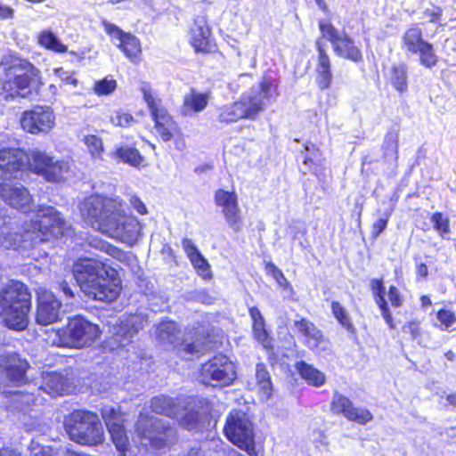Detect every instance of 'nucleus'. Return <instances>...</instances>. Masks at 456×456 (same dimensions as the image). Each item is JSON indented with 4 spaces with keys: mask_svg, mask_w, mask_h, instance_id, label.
<instances>
[{
    "mask_svg": "<svg viewBox=\"0 0 456 456\" xmlns=\"http://www.w3.org/2000/svg\"><path fill=\"white\" fill-rule=\"evenodd\" d=\"M124 206L121 200L94 195L82 203L80 212L94 230L133 246L140 237L141 224L135 217L126 215Z\"/></svg>",
    "mask_w": 456,
    "mask_h": 456,
    "instance_id": "obj_1",
    "label": "nucleus"
},
{
    "mask_svg": "<svg viewBox=\"0 0 456 456\" xmlns=\"http://www.w3.org/2000/svg\"><path fill=\"white\" fill-rule=\"evenodd\" d=\"M82 291L94 300L114 301L120 293V280L115 269L94 258H80L72 268Z\"/></svg>",
    "mask_w": 456,
    "mask_h": 456,
    "instance_id": "obj_2",
    "label": "nucleus"
},
{
    "mask_svg": "<svg viewBox=\"0 0 456 456\" xmlns=\"http://www.w3.org/2000/svg\"><path fill=\"white\" fill-rule=\"evenodd\" d=\"M42 85L40 71L17 54H6L0 61V95L5 100L29 98Z\"/></svg>",
    "mask_w": 456,
    "mask_h": 456,
    "instance_id": "obj_3",
    "label": "nucleus"
},
{
    "mask_svg": "<svg viewBox=\"0 0 456 456\" xmlns=\"http://www.w3.org/2000/svg\"><path fill=\"white\" fill-rule=\"evenodd\" d=\"M27 153L20 149L0 150V197L13 208L27 211L30 208L28 191L20 183L27 167Z\"/></svg>",
    "mask_w": 456,
    "mask_h": 456,
    "instance_id": "obj_4",
    "label": "nucleus"
},
{
    "mask_svg": "<svg viewBox=\"0 0 456 456\" xmlns=\"http://www.w3.org/2000/svg\"><path fill=\"white\" fill-rule=\"evenodd\" d=\"M273 85L263 80L244 93L240 100L219 108L218 120L229 124L240 119H255L271 103Z\"/></svg>",
    "mask_w": 456,
    "mask_h": 456,
    "instance_id": "obj_5",
    "label": "nucleus"
},
{
    "mask_svg": "<svg viewBox=\"0 0 456 456\" xmlns=\"http://www.w3.org/2000/svg\"><path fill=\"white\" fill-rule=\"evenodd\" d=\"M31 294L20 281H11L0 291V315L5 326L23 330L28 324Z\"/></svg>",
    "mask_w": 456,
    "mask_h": 456,
    "instance_id": "obj_6",
    "label": "nucleus"
},
{
    "mask_svg": "<svg viewBox=\"0 0 456 456\" xmlns=\"http://www.w3.org/2000/svg\"><path fill=\"white\" fill-rule=\"evenodd\" d=\"M69 438L82 445L94 446L104 442L103 427L97 414L88 411H74L65 420Z\"/></svg>",
    "mask_w": 456,
    "mask_h": 456,
    "instance_id": "obj_7",
    "label": "nucleus"
},
{
    "mask_svg": "<svg viewBox=\"0 0 456 456\" xmlns=\"http://www.w3.org/2000/svg\"><path fill=\"white\" fill-rule=\"evenodd\" d=\"M135 431L142 446L161 449L176 439V430L169 421L152 416L139 415Z\"/></svg>",
    "mask_w": 456,
    "mask_h": 456,
    "instance_id": "obj_8",
    "label": "nucleus"
},
{
    "mask_svg": "<svg viewBox=\"0 0 456 456\" xmlns=\"http://www.w3.org/2000/svg\"><path fill=\"white\" fill-rule=\"evenodd\" d=\"M60 346L63 347L83 348L95 342L100 336L98 325L77 315L69 318L67 326L59 331Z\"/></svg>",
    "mask_w": 456,
    "mask_h": 456,
    "instance_id": "obj_9",
    "label": "nucleus"
},
{
    "mask_svg": "<svg viewBox=\"0 0 456 456\" xmlns=\"http://www.w3.org/2000/svg\"><path fill=\"white\" fill-rule=\"evenodd\" d=\"M224 432L229 441L246 451L249 456H257L253 425L244 411H232L227 416Z\"/></svg>",
    "mask_w": 456,
    "mask_h": 456,
    "instance_id": "obj_10",
    "label": "nucleus"
},
{
    "mask_svg": "<svg viewBox=\"0 0 456 456\" xmlns=\"http://www.w3.org/2000/svg\"><path fill=\"white\" fill-rule=\"evenodd\" d=\"M198 379L206 386H229L236 379L235 366L226 355L218 354L201 364Z\"/></svg>",
    "mask_w": 456,
    "mask_h": 456,
    "instance_id": "obj_11",
    "label": "nucleus"
},
{
    "mask_svg": "<svg viewBox=\"0 0 456 456\" xmlns=\"http://www.w3.org/2000/svg\"><path fill=\"white\" fill-rule=\"evenodd\" d=\"M27 158L29 169L49 183H61L68 178L70 172L69 162L54 159L40 151H31Z\"/></svg>",
    "mask_w": 456,
    "mask_h": 456,
    "instance_id": "obj_12",
    "label": "nucleus"
},
{
    "mask_svg": "<svg viewBox=\"0 0 456 456\" xmlns=\"http://www.w3.org/2000/svg\"><path fill=\"white\" fill-rule=\"evenodd\" d=\"M27 158L29 169L49 183H61L68 178L70 172L69 162L54 159L40 151H31Z\"/></svg>",
    "mask_w": 456,
    "mask_h": 456,
    "instance_id": "obj_13",
    "label": "nucleus"
},
{
    "mask_svg": "<svg viewBox=\"0 0 456 456\" xmlns=\"http://www.w3.org/2000/svg\"><path fill=\"white\" fill-rule=\"evenodd\" d=\"M56 117L53 110L46 105H36L22 112L20 123L21 128L31 134H46L55 126Z\"/></svg>",
    "mask_w": 456,
    "mask_h": 456,
    "instance_id": "obj_14",
    "label": "nucleus"
},
{
    "mask_svg": "<svg viewBox=\"0 0 456 456\" xmlns=\"http://www.w3.org/2000/svg\"><path fill=\"white\" fill-rule=\"evenodd\" d=\"M148 324L146 314L137 313L120 321L113 328L110 344L113 348L130 344L133 338Z\"/></svg>",
    "mask_w": 456,
    "mask_h": 456,
    "instance_id": "obj_15",
    "label": "nucleus"
},
{
    "mask_svg": "<svg viewBox=\"0 0 456 456\" xmlns=\"http://www.w3.org/2000/svg\"><path fill=\"white\" fill-rule=\"evenodd\" d=\"M143 98L151 110L158 134L164 142H169L177 126L167 110L156 101L150 90L142 89Z\"/></svg>",
    "mask_w": 456,
    "mask_h": 456,
    "instance_id": "obj_16",
    "label": "nucleus"
},
{
    "mask_svg": "<svg viewBox=\"0 0 456 456\" xmlns=\"http://www.w3.org/2000/svg\"><path fill=\"white\" fill-rule=\"evenodd\" d=\"M214 200L216 205L222 208L228 226L235 232H240L242 228V220L236 193L219 189L216 191Z\"/></svg>",
    "mask_w": 456,
    "mask_h": 456,
    "instance_id": "obj_17",
    "label": "nucleus"
},
{
    "mask_svg": "<svg viewBox=\"0 0 456 456\" xmlns=\"http://www.w3.org/2000/svg\"><path fill=\"white\" fill-rule=\"evenodd\" d=\"M61 303L51 291L42 290L37 297L36 322L47 326L61 319Z\"/></svg>",
    "mask_w": 456,
    "mask_h": 456,
    "instance_id": "obj_18",
    "label": "nucleus"
},
{
    "mask_svg": "<svg viewBox=\"0 0 456 456\" xmlns=\"http://www.w3.org/2000/svg\"><path fill=\"white\" fill-rule=\"evenodd\" d=\"M102 24L108 35H110L114 44L124 53V54L132 61H136L139 54L141 53L140 41L135 36L130 33H126L121 30L118 26L103 20Z\"/></svg>",
    "mask_w": 456,
    "mask_h": 456,
    "instance_id": "obj_19",
    "label": "nucleus"
},
{
    "mask_svg": "<svg viewBox=\"0 0 456 456\" xmlns=\"http://www.w3.org/2000/svg\"><path fill=\"white\" fill-rule=\"evenodd\" d=\"M331 411L336 414H342L348 420L364 425L372 419V414L366 409L357 408L345 395L335 393L330 405Z\"/></svg>",
    "mask_w": 456,
    "mask_h": 456,
    "instance_id": "obj_20",
    "label": "nucleus"
},
{
    "mask_svg": "<svg viewBox=\"0 0 456 456\" xmlns=\"http://www.w3.org/2000/svg\"><path fill=\"white\" fill-rule=\"evenodd\" d=\"M191 44L197 52H209L210 29L205 17H198L191 29Z\"/></svg>",
    "mask_w": 456,
    "mask_h": 456,
    "instance_id": "obj_21",
    "label": "nucleus"
},
{
    "mask_svg": "<svg viewBox=\"0 0 456 456\" xmlns=\"http://www.w3.org/2000/svg\"><path fill=\"white\" fill-rule=\"evenodd\" d=\"M38 389L51 396H57L66 392L68 386L66 379L60 373L43 372L42 382Z\"/></svg>",
    "mask_w": 456,
    "mask_h": 456,
    "instance_id": "obj_22",
    "label": "nucleus"
},
{
    "mask_svg": "<svg viewBox=\"0 0 456 456\" xmlns=\"http://www.w3.org/2000/svg\"><path fill=\"white\" fill-rule=\"evenodd\" d=\"M151 408L152 411L158 414L175 418L180 412L181 405L178 399L159 395L151 400Z\"/></svg>",
    "mask_w": 456,
    "mask_h": 456,
    "instance_id": "obj_23",
    "label": "nucleus"
},
{
    "mask_svg": "<svg viewBox=\"0 0 456 456\" xmlns=\"http://www.w3.org/2000/svg\"><path fill=\"white\" fill-rule=\"evenodd\" d=\"M28 369V363L17 354L7 356L4 365V370L9 380L20 383L26 379V371Z\"/></svg>",
    "mask_w": 456,
    "mask_h": 456,
    "instance_id": "obj_24",
    "label": "nucleus"
},
{
    "mask_svg": "<svg viewBox=\"0 0 456 456\" xmlns=\"http://www.w3.org/2000/svg\"><path fill=\"white\" fill-rule=\"evenodd\" d=\"M427 44L422 29L417 26L409 28L402 37V48L407 55H415Z\"/></svg>",
    "mask_w": 456,
    "mask_h": 456,
    "instance_id": "obj_25",
    "label": "nucleus"
},
{
    "mask_svg": "<svg viewBox=\"0 0 456 456\" xmlns=\"http://www.w3.org/2000/svg\"><path fill=\"white\" fill-rule=\"evenodd\" d=\"M334 52L337 55L350 60L354 62H359L362 60L361 50L354 45V40L345 32H342V37L335 45Z\"/></svg>",
    "mask_w": 456,
    "mask_h": 456,
    "instance_id": "obj_26",
    "label": "nucleus"
},
{
    "mask_svg": "<svg viewBox=\"0 0 456 456\" xmlns=\"http://www.w3.org/2000/svg\"><path fill=\"white\" fill-rule=\"evenodd\" d=\"M296 370L309 386L320 387L326 382V376L323 372L303 361L296 363Z\"/></svg>",
    "mask_w": 456,
    "mask_h": 456,
    "instance_id": "obj_27",
    "label": "nucleus"
},
{
    "mask_svg": "<svg viewBox=\"0 0 456 456\" xmlns=\"http://www.w3.org/2000/svg\"><path fill=\"white\" fill-rule=\"evenodd\" d=\"M208 94L204 93L196 92L194 89L183 97V104L182 112L183 115L188 116L191 112H200L208 105Z\"/></svg>",
    "mask_w": 456,
    "mask_h": 456,
    "instance_id": "obj_28",
    "label": "nucleus"
},
{
    "mask_svg": "<svg viewBox=\"0 0 456 456\" xmlns=\"http://www.w3.org/2000/svg\"><path fill=\"white\" fill-rule=\"evenodd\" d=\"M297 330L305 338L309 347H315L323 340L322 333L316 326L306 319L296 321L294 323Z\"/></svg>",
    "mask_w": 456,
    "mask_h": 456,
    "instance_id": "obj_29",
    "label": "nucleus"
},
{
    "mask_svg": "<svg viewBox=\"0 0 456 456\" xmlns=\"http://www.w3.org/2000/svg\"><path fill=\"white\" fill-rule=\"evenodd\" d=\"M156 336L163 345H175L179 340V330L174 322H163L158 325Z\"/></svg>",
    "mask_w": 456,
    "mask_h": 456,
    "instance_id": "obj_30",
    "label": "nucleus"
},
{
    "mask_svg": "<svg viewBox=\"0 0 456 456\" xmlns=\"http://www.w3.org/2000/svg\"><path fill=\"white\" fill-rule=\"evenodd\" d=\"M111 158L117 162L128 164L132 167H138L142 161V157L138 150L129 146H120L117 148L112 152Z\"/></svg>",
    "mask_w": 456,
    "mask_h": 456,
    "instance_id": "obj_31",
    "label": "nucleus"
},
{
    "mask_svg": "<svg viewBox=\"0 0 456 456\" xmlns=\"http://www.w3.org/2000/svg\"><path fill=\"white\" fill-rule=\"evenodd\" d=\"M35 399L32 393L14 391L10 393L5 404L11 411H24L34 403Z\"/></svg>",
    "mask_w": 456,
    "mask_h": 456,
    "instance_id": "obj_32",
    "label": "nucleus"
},
{
    "mask_svg": "<svg viewBox=\"0 0 456 456\" xmlns=\"http://www.w3.org/2000/svg\"><path fill=\"white\" fill-rule=\"evenodd\" d=\"M330 308L333 316L339 322V324L343 328H345L348 332L354 334L356 329L352 322L351 317L347 310L344 306H342L340 303L337 301H333L331 303Z\"/></svg>",
    "mask_w": 456,
    "mask_h": 456,
    "instance_id": "obj_33",
    "label": "nucleus"
},
{
    "mask_svg": "<svg viewBox=\"0 0 456 456\" xmlns=\"http://www.w3.org/2000/svg\"><path fill=\"white\" fill-rule=\"evenodd\" d=\"M407 66L403 63H399L392 68L391 70V84L397 91L403 93L408 88V75Z\"/></svg>",
    "mask_w": 456,
    "mask_h": 456,
    "instance_id": "obj_34",
    "label": "nucleus"
},
{
    "mask_svg": "<svg viewBox=\"0 0 456 456\" xmlns=\"http://www.w3.org/2000/svg\"><path fill=\"white\" fill-rule=\"evenodd\" d=\"M398 131H388L386 134L382 144V150L384 151V157L386 159H393L395 160L398 159Z\"/></svg>",
    "mask_w": 456,
    "mask_h": 456,
    "instance_id": "obj_35",
    "label": "nucleus"
},
{
    "mask_svg": "<svg viewBox=\"0 0 456 456\" xmlns=\"http://www.w3.org/2000/svg\"><path fill=\"white\" fill-rule=\"evenodd\" d=\"M256 380L259 389L268 398L272 392V382L270 374L264 363H257L256 366Z\"/></svg>",
    "mask_w": 456,
    "mask_h": 456,
    "instance_id": "obj_36",
    "label": "nucleus"
},
{
    "mask_svg": "<svg viewBox=\"0 0 456 456\" xmlns=\"http://www.w3.org/2000/svg\"><path fill=\"white\" fill-rule=\"evenodd\" d=\"M38 42L42 46L55 52H67V46L64 45L51 30L42 31L38 37Z\"/></svg>",
    "mask_w": 456,
    "mask_h": 456,
    "instance_id": "obj_37",
    "label": "nucleus"
},
{
    "mask_svg": "<svg viewBox=\"0 0 456 456\" xmlns=\"http://www.w3.org/2000/svg\"><path fill=\"white\" fill-rule=\"evenodd\" d=\"M109 433L111 436L112 442L114 443L116 448L120 452L125 453V452L128 448V437L126 436V432L125 430L124 426H113L110 424V429H108Z\"/></svg>",
    "mask_w": 456,
    "mask_h": 456,
    "instance_id": "obj_38",
    "label": "nucleus"
},
{
    "mask_svg": "<svg viewBox=\"0 0 456 456\" xmlns=\"http://www.w3.org/2000/svg\"><path fill=\"white\" fill-rule=\"evenodd\" d=\"M179 425L181 428L189 431H199L203 428L204 424L201 419V415L198 411H187L180 419Z\"/></svg>",
    "mask_w": 456,
    "mask_h": 456,
    "instance_id": "obj_39",
    "label": "nucleus"
},
{
    "mask_svg": "<svg viewBox=\"0 0 456 456\" xmlns=\"http://www.w3.org/2000/svg\"><path fill=\"white\" fill-rule=\"evenodd\" d=\"M416 55H419V63L428 69L436 66L438 61L434 46L428 42L418 51Z\"/></svg>",
    "mask_w": 456,
    "mask_h": 456,
    "instance_id": "obj_40",
    "label": "nucleus"
},
{
    "mask_svg": "<svg viewBox=\"0 0 456 456\" xmlns=\"http://www.w3.org/2000/svg\"><path fill=\"white\" fill-rule=\"evenodd\" d=\"M90 245L119 261H122L126 257V254L123 250L100 239H92Z\"/></svg>",
    "mask_w": 456,
    "mask_h": 456,
    "instance_id": "obj_41",
    "label": "nucleus"
},
{
    "mask_svg": "<svg viewBox=\"0 0 456 456\" xmlns=\"http://www.w3.org/2000/svg\"><path fill=\"white\" fill-rule=\"evenodd\" d=\"M204 351L205 344L199 339L192 343H182L178 347V353L186 360H190L195 354H203Z\"/></svg>",
    "mask_w": 456,
    "mask_h": 456,
    "instance_id": "obj_42",
    "label": "nucleus"
},
{
    "mask_svg": "<svg viewBox=\"0 0 456 456\" xmlns=\"http://www.w3.org/2000/svg\"><path fill=\"white\" fill-rule=\"evenodd\" d=\"M102 415L108 429H110V424H113L115 427L124 426L125 419L123 414L111 406L103 407L102 410Z\"/></svg>",
    "mask_w": 456,
    "mask_h": 456,
    "instance_id": "obj_43",
    "label": "nucleus"
},
{
    "mask_svg": "<svg viewBox=\"0 0 456 456\" xmlns=\"http://www.w3.org/2000/svg\"><path fill=\"white\" fill-rule=\"evenodd\" d=\"M320 30L324 37H326L333 45L337 44L342 37V32H339L330 22L328 20H321L319 22Z\"/></svg>",
    "mask_w": 456,
    "mask_h": 456,
    "instance_id": "obj_44",
    "label": "nucleus"
},
{
    "mask_svg": "<svg viewBox=\"0 0 456 456\" xmlns=\"http://www.w3.org/2000/svg\"><path fill=\"white\" fill-rule=\"evenodd\" d=\"M434 229L444 237L450 232L449 218L440 212H436L431 216Z\"/></svg>",
    "mask_w": 456,
    "mask_h": 456,
    "instance_id": "obj_45",
    "label": "nucleus"
},
{
    "mask_svg": "<svg viewBox=\"0 0 456 456\" xmlns=\"http://www.w3.org/2000/svg\"><path fill=\"white\" fill-rule=\"evenodd\" d=\"M305 149L307 154L304 159V165L311 171L313 166L319 164L321 161V153L314 143L305 144Z\"/></svg>",
    "mask_w": 456,
    "mask_h": 456,
    "instance_id": "obj_46",
    "label": "nucleus"
},
{
    "mask_svg": "<svg viewBox=\"0 0 456 456\" xmlns=\"http://www.w3.org/2000/svg\"><path fill=\"white\" fill-rule=\"evenodd\" d=\"M88 151L94 159H102L103 146L102 140L96 135H87L85 138Z\"/></svg>",
    "mask_w": 456,
    "mask_h": 456,
    "instance_id": "obj_47",
    "label": "nucleus"
},
{
    "mask_svg": "<svg viewBox=\"0 0 456 456\" xmlns=\"http://www.w3.org/2000/svg\"><path fill=\"white\" fill-rule=\"evenodd\" d=\"M253 333L256 339L260 342L265 347H268L270 339L265 329V320L253 322Z\"/></svg>",
    "mask_w": 456,
    "mask_h": 456,
    "instance_id": "obj_48",
    "label": "nucleus"
},
{
    "mask_svg": "<svg viewBox=\"0 0 456 456\" xmlns=\"http://www.w3.org/2000/svg\"><path fill=\"white\" fill-rule=\"evenodd\" d=\"M436 316L437 320L440 322L439 327L442 330H446L456 322L455 314L449 310H440L438 311Z\"/></svg>",
    "mask_w": 456,
    "mask_h": 456,
    "instance_id": "obj_49",
    "label": "nucleus"
},
{
    "mask_svg": "<svg viewBox=\"0 0 456 456\" xmlns=\"http://www.w3.org/2000/svg\"><path fill=\"white\" fill-rule=\"evenodd\" d=\"M190 260L201 276L206 277L208 275L209 265L200 253L194 256Z\"/></svg>",
    "mask_w": 456,
    "mask_h": 456,
    "instance_id": "obj_50",
    "label": "nucleus"
},
{
    "mask_svg": "<svg viewBox=\"0 0 456 456\" xmlns=\"http://www.w3.org/2000/svg\"><path fill=\"white\" fill-rule=\"evenodd\" d=\"M117 86L114 79H103L94 85V91L97 94H109L112 93Z\"/></svg>",
    "mask_w": 456,
    "mask_h": 456,
    "instance_id": "obj_51",
    "label": "nucleus"
},
{
    "mask_svg": "<svg viewBox=\"0 0 456 456\" xmlns=\"http://www.w3.org/2000/svg\"><path fill=\"white\" fill-rule=\"evenodd\" d=\"M266 270L280 286L286 287L289 284L283 273L273 263H268L266 265Z\"/></svg>",
    "mask_w": 456,
    "mask_h": 456,
    "instance_id": "obj_52",
    "label": "nucleus"
},
{
    "mask_svg": "<svg viewBox=\"0 0 456 456\" xmlns=\"http://www.w3.org/2000/svg\"><path fill=\"white\" fill-rule=\"evenodd\" d=\"M316 46L319 53L317 69L330 70V58L326 52L324 51L322 44L320 42H317Z\"/></svg>",
    "mask_w": 456,
    "mask_h": 456,
    "instance_id": "obj_53",
    "label": "nucleus"
},
{
    "mask_svg": "<svg viewBox=\"0 0 456 456\" xmlns=\"http://www.w3.org/2000/svg\"><path fill=\"white\" fill-rule=\"evenodd\" d=\"M317 84L318 86L323 90L327 89L331 83L332 74L330 70L317 69Z\"/></svg>",
    "mask_w": 456,
    "mask_h": 456,
    "instance_id": "obj_54",
    "label": "nucleus"
},
{
    "mask_svg": "<svg viewBox=\"0 0 456 456\" xmlns=\"http://www.w3.org/2000/svg\"><path fill=\"white\" fill-rule=\"evenodd\" d=\"M389 219V214H385L384 216L379 218L372 225L371 235L373 238H378L380 233L386 229Z\"/></svg>",
    "mask_w": 456,
    "mask_h": 456,
    "instance_id": "obj_55",
    "label": "nucleus"
},
{
    "mask_svg": "<svg viewBox=\"0 0 456 456\" xmlns=\"http://www.w3.org/2000/svg\"><path fill=\"white\" fill-rule=\"evenodd\" d=\"M128 202L130 206L140 215L147 214V208L144 203L134 194L128 195Z\"/></svg>",
    "mask_w": 456,
    "mask_h": 456,
    "instance_id": "obj_56",
    "label": "nucleus"
},
{
    "mask_svg": "<svg viewBox=\"0 0 456 456\" xmlns=\"http://www.w3.org/2000/svg\"><path fill=\"white\" fill-rule=\"evenodd\" d=\"M182 246L190 259L200 253L191 239H183L182 240Z\"/></svg>",
    "mask_w": 456,
    "mask_h": 456,
    "instance_id": "obj_57",
    "label": "nucleus"
},
{
    "mask_svg": "<svg viewBox=\"0 0 456 456\" xmlns=\"http://www.w3.org/2000/svg\"><path fill=\"white\" fill-rule=\"evenodd\" d=\"M113 122H115L118 126H129L132 123L134 122V120L131 114L118 113L116 117L113 118Z\"/></svg>",
    "mask_w": 456,
    "mask_h": 456,
    "instance_id": "obj_58",
    "label": "nucleus"
},
{
    "mask_svg": "<svg viewBox=\"0 0 456 456\" xmlns=\"http://www.w3.org/2000/svg\"><path fill=\"white\" fill-rule=\"evenodd\" d=\"M388 298L391 302V305L394 307H399L403 304V300L400 296V292L398 289L395 286H391L388 290Z\"/></svg>",
    "mask_w": 456,
    "mask_h": 456,
    "instance_id": "obj_59",
    "label": "nucleus"
},
{
    "mask_svg": "<svg viewBox=\"0 0 456 456\" xmlns=\"http://www.w3.org/2000/svg\"><path fill=\"white\" fill-rule=\"evenodd\" d=\"M28 449L30 456H50L48 452L39 444L35 443V441H31Z\"/></svg>",
    "mask_w": 456,
    "mask_h": 456,
    "instance_id": "obj_60",
    "label": "nucleus"
},
{
    "mask_svg": "<svg viewBox=\"0 0 456 456\" xmlns=\"http://www.w3.org/2000/svg\"><path fill=\"white\" fill-rule=\"evenodd\" d=\"M403 330L409 332L413 339L417 338L420 334L419 325L417 322H411L408 325L403 326Z\"/></svg>",
    "mask_w": 456,
    "mask_h": 456,
    "instance_id": "obj_61",
    "label": "nucleus"
},
{
    "mask_svg": "<svg viewBox=\"0 0 456 456\" xmlns=\"http://www.w3.org/2000/svg\"><path fill=\"white\" fill-rule=\"evenodd\" d=\"M194 299L206 305H211L214 300V298L204 290L196 291Z\"/></svg>",
    "mask_w": 456,
    "mask_h": 456,
    "instance_id": "obj_62",
    "label": "nucleus"
},
{
    "mask_svg": "<svg viewBox=\"0 0 456 456\" xmlns=\"http://www.w3.org/2000/svg\"><path fill=\"white\" fill-rule=\"evenodd\" d=\"M14 17V10L9 5L0 3V20H8Z\"/></svg>",
    "mask_w": 456,
    "mask_h": 456,
    "instance_id": "obj_63",
    "label": "nucleus"
},
{
    "mask_svg": "<svg viewBox=\"0 0 456 456\" xmlns=\"http://www.w3.org/2000/svg\"><path fill=\"white\" fill-rule=\"evenodd\" d=\"M59 289L63 292L65 297L67 298H73L74 297V291L72 288L69 285V283L65 281H61L59 284Z\"/></svg>",
    "mask_w": 456,
    "mask_h": 456,
    "instance_id": "obj_64",
    "label": "nucleus"
}]
</instances>
